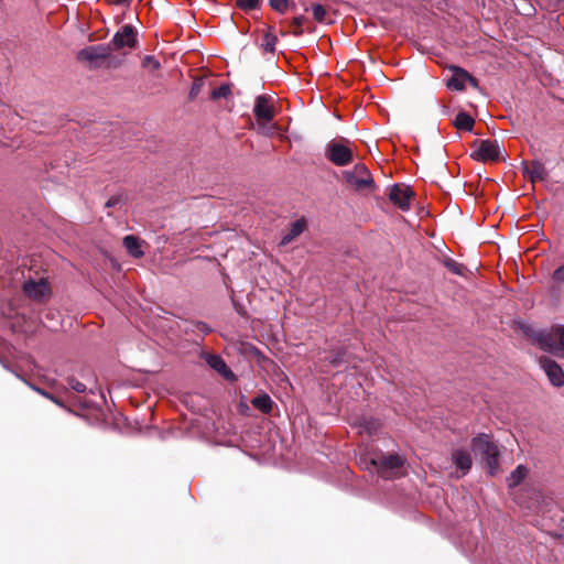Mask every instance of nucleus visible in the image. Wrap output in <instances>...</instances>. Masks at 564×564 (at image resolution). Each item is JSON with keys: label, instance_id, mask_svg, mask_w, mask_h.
<instances>
[{"label": "nucleus", "instance_id": "f8f14e48", "mask_svg": "<svg viewBox=\"0 0 564 564\" xmlns=\"http://www.w3.org/2000/svg\"><path fill=\"white\" fill-rule=\"evenodd\" d=\"M202 357L212 369L217 371L225 379L230 381L236 380V375L230 370V368H228L227 364L221 358V356L214 354H204Z\"/></svg>", "mask_w": 564, "mask_h": 564}, {"label": "nucleus", "instance_id": "0eeeda50", "mask_svg": "<svg viewBox=\"0 0 564 564\" xmlns=\"http://www.w3.org/2000/svg\"><path fill=\"white\" fill-rule=\"evenodd\" d=\"M474 145H478L477 150L471 154L474 160L481 162L499 160L500 150L496 140H475Z\"/></svg>", "mask_w": 564, "mask_h": 564}, {"label": "nucleus", "instance_id": "473e14b6", "mask_svg": "<svg viewBox=\"0 0 564 564\" xmlns=\"http://www.w3.org/2000/svg\"><path fill=\"white\" fill-rule=\"evenodd\" d=\"M127 199V196L122 193L111 196L105 204L106 208H112L122 205Z\"/></svg>", "mask_w": 564, "mask_h": 564}, {"label": "nucleus", "instance_id": "f3484780", "mask_svg": "<svg viewBox=\"0 0 564 564\" xmlns=\"http://www.w3.org/2000/svg\"><path fill=\"white\" fill-rule=\"evenodd\" d=\"M307 228L306 220L304 218L297 219L291 224L289 231L282 237L281 245L286 246L302 235Z\"/></svg>", "mask_w": 564, "mask_h": 564}, {"label": "nucleus", "instance_id": "37998d69", "mask_svg": "<svg viewBox=\"0 0 564 564\" xmlns=\"http://www.w3.org/2000/svg\"><path fill=\"white\" fill-rule=\"evenodd\" d=\"M36 391H37L41 395H43V397H45V398H47V397H48V393H50V392H47V391H45V390H43V389H40V388H36Z\"/></svg>", "mask_w": 564, "mask_h": 564}, {"label": "nucleus", "instance_id": "f257e3e1", "mask_svg": "<svg viewBox=\"0 0 564 564\" xmlns=\"http://www.w3.org/2000/svg\"><path fill=\"white\" fill-rule=\"evenodd\" d=\"M471 449L476 454H480L486 463L490 475H495L499 469V449L498 446L490 440L488 434H479L471 440Z\"/></svg>", "mask_w": 564, "mask_h": 564}, {"label": "nucleus", "instance_id": "c756f323", "mask_svg": "<svg viewBox=\"0 0 564 564\" xmlns=\"http://www.w3.org/2000/svg\"><path fill=\"white\" fill-rule=\"evenodd\" d=\"M230 94H231V90H230L229 85L224 84V85L219 86L218 88H215L212 91L210 98L213 100H217L219 98H227Z\"/></svg>", "mask_w": 564, "mask_h": 564}, {"label": "nucleus", "instance_id": "b1692460", "mask_svg": "<svg viewBox=\"0 0 564 564\" xmlns=\"http://www.w3.org/2000/svg\"><path fill=\"white\" fill-rule=\"evenodd\" d=\"M345 355H346L345 349L334 350V351H330L325 357V360L328 361L332 366L338 367L345 362Z\"/></svg>", "mask_w": 564, "mask_h": 564}, {"label": "nucleus", "instance_id": "39448f33", "mask_svg": "<svg viewBox=\"0 0 564 564\" xmlns=\"http://www.w3.org/2000/svg\"><path fill=\"white\" fill-rule=\"evenodd\" d=\"M108 45H111L112 50L117 51L123 48H129L130 51L135 50L139 45L138 32L131 24H124L115 33Z\"/></svg>", "mask_w": 564, "mask_h": 564}, {"label": "nucleus", "instance_id": "c03bdc74", "mask_svg": "<svg viewBox=\"0 0 564 564\" xmlns=\"http://www.w3.org/2000/svg\"><path fill=\"white\" fill-rule=\"evenodd\" d=\"M50 314H51V312L45 313V317L48 318V316H50V318H53V315H50Z\"/></svg>", "mask_w": 564, "mask_h": 564}, {"label": "nucleus", "instance_id": "f03ea898", "mask_svg": "<svg viewBox=\"0 0 564 564\" xmlns=\"http://www.w3.org/2000/svg\"><path fill=\"white\" fill-rule=\"evenodd\" d=\"M347 139L332 140L325 148V156L336 166H346L354 161V152Z\"/></svg>", "mask_w": 564, "mask_h": 564}, {"label": "nucleus", "instance_id": "7ed1b4c3", "mask_svg": "<svg viewBox=\"0 0 564 564\" xmlns=\"http://www.w3.org/2000/svg\"><path fill=\"white\" fill-rule=\"evenodd\" d=\"M109 51H112V47L108 44L90 45L78 51L76 58L78 62L87 64L89 68L97 69L105 66Z\"/></svg>", "mask_w": 564, "mask_h": 564}, {"label": "nucleus", "instance_id": "2f4dec72", "mask_svg": "<svg viewBox=\"0 0 564 564\" xmlns=\"http://www.w3.org/2000/svg\"><path fill=\"white\" fill-rule=\"evenodd\" d=\"M142 67L150 68L152 72L158 70L161 67L160 62L152 55H147L142 59Z\"/></svg>", "mask_w": 564, "mask_h": 564}, {"label": "nucleus", "instance_id": "a19ab883", "mask_svg": "<svg viewBox=\"0 0 564 564\" xmlns=\"http://www.w3.org/2000/svg\"><path fill=\"white\" fill-rule=\"evenodd\" d=\"M46 399L51 400L52 402H54L55 404H57L62 408H65L64 401L57 395L48 393V397Z\"/></svg>", "mask_w": 564, "mask_h": 564}, {"label": "nucleus", "instance_id": "cd10ccee", "mask_svg": "<svg viewBox=\"0 0 564 564\" xmlns=\"http://www.w3.org/2000/svg\"><path fill=\"white\" fill-rule=\"evenodd\" d=\"M307 21V19L304 17V15H299V17H295L292 22H291V25L293 28V30L291 31V33L295 36H301L304 31H303V24Z\"/></svg>", "mask_w": 564, "mask_h": 564}, {"label": "nucleus", "instance_id": "72a5a7b5", "mask_svg": "<svg viewBox=\"0 0 564 564\" xmlns=\"http://www.w3.org/2000/svg\"><path fill=\"white\" fill-rule=\"evenodd\" d=\"M271 8L280 13H285L289 8V0H269Z\"/></svg>", "mask_w": 564, "mask_h": 564}, {"label": "nucleus", "instance_id": "6e6552de", "mask_svg": "<svg viewBox=\"0 0 564 564\" xmlns=\"http://www.w3.org/2000/svg\"><path fill=\"white\" fill-rule=\"evenodd\" d=\"M23 292L32 300L43 301L51 295V288L45 278L39 280L30 278L23 283Z\"/></svg>", "mask_w": 564, "mask_h": 564}, {"label": "nucleus", "instance_id": "2eb2a0df", "mask_svg": "<svg viewBox=\"0 0 564 564\" xmlns=\"http://www.w3.org/2000/svg\"><path fill=\"white\" fill-rule=\"evenodd\" d=\"M522 165L524 177L529 178L532 183L544 181L547 177V171L540 161H532L530 164L523 162Z\"/></svg>", "mask_w": 564, "mask_h": 564}, {"label": "nucleus", "instance_id": "aec40b11", "mask_svg": "<svg viewBox=\"0 0 564 564\" xmlns=\"http://www.w3.org/2000/svg\"><path fill=\"white\" fill-rule=\"evenodd\" d=\"M457 130L473 131L475 126V119L466 111H459L453 122Z\"/></svg>", "mask_w": 564, "mask_h": 564}, {"label": "nucleus", "instance_id": "6ab92c4d", "mask_svg": "<svg viewBox=\"0 0 564 564\" xmlns=\"http://www.w3.org/2000/svg\"><path fill=\"white\" fill-rule=\"evenodd\" d=\"M251 404L263 414L271 413L273 401L268 393H260L251 400Z\"/></svg>", "mask_w": 564, "mask_h": 564}, {"label": "nucleus", "instance_id": "9b49d317", "mask_svg": "<svg viewBox=\"0 0 564 564\" xmlns=\"http://www.w3.org/2000/svg\"><path fill=\"white\" fill-rule=\"evenodd\" d=\"M413 196L412 189L406 185L394 184L389 193V199L402 210L410 208V200Z\"/></svg>", "mask_w": 564, "mask_h": 564}, {"label": "nucleus", "instance_id": "4c0bfd02", "mask_svg": "<svg viewBox=\"0 0 564 564\" xmlns=\"http://www.w3.org/2000/svg\"><path fill=\"white\" fill-rule=\"evenodd\" d=\"M552 279L555 282L564 283V264L558 267L552 274Z\"/></svg>", "mask_w": 564, "mask_h": 564}, {"label": "nucleus", "instance_id": "79ce46f5", "mask_svg": "<svg viewBox=\"0 0 564 564\" xmlns=\"http://www.w3.org/2000/svg\"><path fill=\"white\" fill-rule=\"evenodd\" d=\"M466 79H467V82H468L473 87H475V88H477V87H478V80H477V78H475V77H474V76H471L470 74H469V77H468V78H466Z\"/></svg>", "mask_w": 564, "mask_h": 564}, {"label": "nucleus", "instance_id": "a211bd4d", "mask_svg": "<svg viewBox=\"0 0 564 564\" xmlns=\"http://www.w3.org/2000/svg\"><path fill=\"white\" fill-rule=\"evenodd\" d=\"M346 181L352 185L357 191L373 186V180L371 175L356 176L352 172L345 173Z\"/></svg>", "mask_w": 564, "mask_h": 564}, {"label": "nucleus", "instance_id": "9d476101", "mask_svg": "<svg viewBox=\"0 0 564 564\" xmlns=\"http://www.w3.org/2000/svg\"><path fill=\"white\" fill-rule=\"evenodd\" d=\"M549 345L544 351L564 359V325H555L549 329Z\"/></svg>", "mask_w": 564, "mask_h": 564}, {"label": "nucleus", "instance_id": "f704fd0d", "mask_svg": "<svg viewBox=\"0 0 564 564\" xmlns=\"http://www.w3.org/2000/svg\"><path fill=\"white\" fill-rule=\"evenodd\" d=\"M67 382H68V386L74 390L76 391L77 393H85L87 388H86V384L78 381L76 378L74 377H69L67 379Z\"/></svg>", "mask_w": 564, "mask_h": 564}, {"label": "nucleus", "instance_id": "423d86ee", "mask_svg": "<svg viewBox=\"0 0 564 564\" xmlns=\"http://www.w3.org/2000/svg\"><path fill=\"white\" fill-rule=\"evenodd\" d=\"M270 102L271 97L267 95H260L254 100L253 113L259 126L264 127L274 119V108Z\"/></svg>", "mask_w": 564, "mask_h": 564}, {"label": "nucleus", "instance_id": "bb28decb", "mask_svg": "<svg viewBox=\"0 0 564 564\" xmlns=\"http://www.w3.org/2000/svg\"><path fill=\"white\" fill-rule=\"evenodd\" d=\"M443 264L446 269H448L454 274H457V275L464 274L465 267L462 263H458L457 261H455L451 258H446L443 261Z\"/></svg>", "mask_w": 564, "mask_h": 564}, {"label": "nucleus", "instance_id": "c85d7f7f", "mask_svg": "<svg viewBox=\"0 0 564 564\" xmlns=\"http://www.w3.org/2000/svg\"><path fill=\"white\" fill-rule=\"evenodd\" d=\"M203 87H204V79L203 78L194 79V82L192 84V87H191V90H189V94H188V99L191 101L195 100L196 97L200 94Z\"/></svg>", "mask_w": 564, "mask_h": 564}, {"label": "nucleus", "instance_id": "4468645a", "mask_svg": "<svg viewBox=\"0 0 564 564\" xmlns=\"http://www.w3.org/2000/svg\"><path fill=\"white\" fill-rule=\"evenodd\" d=\"M520 329L522 330L523 335L527 338H529L533 343L538 344L542 350H545V348L547 346H550L549 345L550 334H549L547 329H535L534 327L527 325V324H522L520 326Z\"/></svg>", "mask_w": 564, "mask_h": 564}, {"label": "nucleus", "instance_id": "dca6fc26", "mask_svg": "<svg viewBox=\"0 0 564 564\" xmlns=\"http://www.w3.org/2000/svg\"><path fill=\"white\" fill-rule=\"evenodd\" d=\"M451 69L453 76L447 80V87L457 91L464 90L469 73L459 66H452Z\"/></svg>", "mask_w": 564, "mask_h": 564}, {"label": "nucleus", "instance_id": "49530a36", "mask_svg": "<svg viewBox=\"0 0 564 564\" xmlns=\"http://www.w3.org/2000/svg\"><path fill=\"white\" fill-rule=\"evenodd\" d=\"M48 328H55V325H47Z\"/></svg>", "mask_w": 564, "mask_h": 564}, {"label": "nucleus", "instance_id": "412c9836", "mask_svg": "<svg viewBox=\"0 0 564 564\" xmlns=\"http://www.w3.org/2000/svg\"><path fill=\"white\" fill-rule=\"evenodd\" d=\"M123 246L126 247L128 252L134 258H141L144 254L143 251L141 250L139 238L133 235H129L123 238Z\"/></svg>", "mask_w": 564, "mask_h": 564}, {"label": "nucleus", "instance_id": "393cba45", "mask_svg": "<svg viewBox=\"0 0 564 564\" xmlns=\"http://www.w3.org/2000/svg\"><path fill=\"white\" fill-rule=\"evenodd\" d=\"M313 18L318 23L326 22L327 11L323 4L313 3L312 4Z\"/></svg>", "mask_w": 564, "mask_h": 564}, {"label": "nucleus", "instance_id": "c9c22d12", "mask_svg": "<svg viewBox=\"0 0 564 564\" xmlns=\"http://www.w3.org/2000/svg\"><path fill=\"white\" fill-rule=\"evenodd\" d=\"M123 59L112 55V51H109V57L106 59V68H118L122 65Z\"/></svg>", "mask_w": 564, "mask_h": 564}, {"label": "nucleus", "instance_id": "ea45409f", "mask_svg": "<svg viewBox=\"0 0 564 564\" xmlns=\"http://www.w3.org/2000/svg\"><path fill=\"white\" fill-rule=\"evenodd\" d=\"M111 6H124L129 7L132 0H106Z\"/></svg>", "mask_w": 564, "mask_h": 564}, {"label": "nucleus", "instance_id": "a878e982", "mask_svg": "<svg viewBox=\"0 0 564 564\" xmlns=\"http://www.w3.org/2000/svg\"><path fill=\"white\" fill-rule=\"evenodd\" d=\"M278 37L272 32H267L263 36L262 47L265 52L274 53Z\"/></svg>", "mask_w": 564, "mask_h": 564}, {"label": "nucleus", "instance_id": "ddd939ff", "mask_svg": "<svg viewBox=\"0 0 564 564\" xmlns=\"http://www.w3.org/2000/svg\"><path fill=\"white\" fill-rule=\"evenodd\" d=\"M451 459L456 469L460 470L463 475H466L473 466L471 455L465 447L454 448L451 454Z\"/></svg>", "mask_w": 564, "mask_h": 564}, {"label": "nucleus", "instance_id": "e433bc0d", "mask_svg": "<svg viewBox=\"0 0 564 564\" xmlns=\"http://www.w3.org/2000/svg\"><path fill=\"white\" fill-rule=\"evenodd\" d=\"M194 327L203 333V334H209L212 332V328L208 326V324H206L205 322H202V321H197V322H194L193 323Z\"/></svg>", "mask_w": 564, "mask_h": 564}, {"label": "nucleus", "instance_id": "5701e85b", "mask_svg": "<svg viewBox=\"0 0 564 564\" xmlns=\"http://www.w3.org/2000/svg\"><path fill=\"white\" fill-rule=\"evenodd\" d=\"M380 425L381 424H380L379 420H377L375 417H362L360 421V426L369 435L377 433L378 430L380 429Z\"/></svg>", "mask_w": 564, "mask_h": 564}, {"label": "nucleus", "instance_id": "a18cd8bd", "mask_svg": "<svg viewBox=\"0 0 564 564\" xmlns=\"http://www.w3.org/2000/svg\"><path fill=\"white\" fill-rule=\"evenodd\" d=\"M50 314H51V312L45 313V317L48 318V316H50V318H53V315H50Z\"/></svg>", "mask_w": 564, "mask_h": 564}, {"label": "nucleus", "instance_id": "7c9ffc66", "mask_svg": "<svg viewBox=\"0 0 564 564\" xmlns=\"http://www.w3.org/2000/svg\"><path fill=\"white\" fill-rule=\"evenodd\" d=\"M236 4L242 11H251L259 8L260 0H236Z\"/></svg>", "mask_w": 564, "mask_h": 564}, {"label": "nucleus", "instance_id": "4be33fe9", "mask_svg": "<svg viewBox=\"0 0 564 564\" xmlns=\"http://www.w3.org/2000/svg\"><path fill=\"white\" fill-rule=\"evenodd\" d=\"M528 473H529V470L525 466H523V465L517 466V468L510 474V476L507 479L508 486L510 488L517 487L518 485H520L523 481V479L527 477Z\"/></svg>", "mask_w": 564, "mask_h": 564}, {"label": "nucleus", "instance_id": "58836bf2", "mask_svg": "<svg viewBox=\"0 0 564 564\" xmlns=\"http://www.w3.org/2000/svg\"><path fill=\"white\" fill-rule=\"evenodd\" d=\"M354 173H355V175H356V174H359V175H361V176H362V175H370V173H369L368 169H367L364 164H357V165L355 166V172H354Z\"/></svg>", "mask_w": 564, "mask_h": 564}, {"label": "nucleus", "instance_id": "20e7f679", "mask_svg": "<svg viewBox=\"0 0 564 564\" xmlns=\"http://www.w3.org/2000/svg\"><path fill=\"white\" fill-rule=\"evenodd\" d=\"M370 463L376 468L379 476L386 479L392 478L395 470L403 466V459L397 454L377 455L371 458Z\"/></svg>", "mask_w": 564, "mask_h": 564}, {"label": "nucleus", "instance_id": "1a4fd4ad", "mask_svg": "<svg viewBox=\"0 0 564 564\" xmlns=\"http://www.w3.org/2000/svg\"><path fill=\"white\" fill-rule=\"evenodd\" d=\"M539 365L544 370L551 384L556 388L564 386V371L555 360L547 356H541L539 358Z\"/></svg>", "mask_w": 564, "mask_h": 564}]
</instances>
